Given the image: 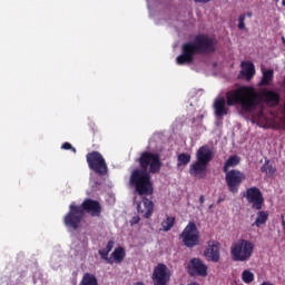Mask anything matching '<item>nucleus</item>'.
<instances>
[{
  "instance_id": "1",
  "label": "nucleus",
  "mask_w": 285,
  "mask_h": 285,
  "mask_svg": "<svg viewBox=\"0 0 285 285\" xmlns=\"http://www.w3.org/2000/svg\"><path fill=\"white\" fill-rule=\"evenodd\" d=\"M226 98L219 97L214 100V112L217 117H226L228 115V106H240L244 112H253L259 108V112L254 116L256 121H266L264 104L268 106H277L279 104V95L273 90L262 89L257 91L255 87L242 86L230 89L226 92Z\"/></svg>"
},
{
  "instance_id": "2",
  "label": "nucleus",
  "mask_w": 285,
  "mask_h": 285,
  "mask_svg": "<svg viewBox=\"0 0 285 285\" xmlns=\"http://www.w3.org/2000/svg\"><path fill=\"white\" fill-rule=\"evenodd\" d=\"M139 164L141 169H135L129 179V186L135 188V191L140 197L153 195V183L150 181V173H159L161 170V158L159 154L144 151L140 155Z\"/></svg>"
},
{
  "instance_id": "3",
  "label": "nucleus",
  "mask_w": 285,
  "mask_h": 285,
  "mask_svg": "<svg viewBox=\"0 0 285 285\" xmlns=\"http://www.w3.org/2000/svg\"><path fill=\"white\" fill-rule=\"evenodd\" d=\"M85 210L92 215V217H99L101 214V205L99 202L87 199L80 206H77L75 203H71L69 206V213L65 216V225L67 228H72L77 230L81 219H83Z\"/></svg>"
},
{
  "instance_id": "4",
  "label": "nucleus",
  "mask_w": 285,
  "mask_h": 285,
  "mask_svg": "<svg viewBox=\"0 0 285 285\" xmlns=\"http://www.w3.org/2000/svg\"><path fill=\"white\" fill-rule=\"evenodd\" d=\"M215 50V41L207 36H197L194 42H187L183 46V52L176 58L178 66L193 63L195 53L213 52Z\"/></svg>"
},
{
  "instance_id": "5",
  "label": "nucleus",
  "mask_w": 285,
  "mask_h": 285,
  "mask_svg": "<svg viewBox=\"0 0 285 285\" xmlns=\"http://www.w3.org/2000/svg\"><path fill=\"white\" fill-rule=\"evenodd\" d=\"M213 161V149L207 145L200 147L196 153V161L189 167V175L196 179L206 177V168Z\"/></svg>"
},
{
  "instance_id": "6",
  "label": "nucleus",
  "mask_w": 285,
  "mask_h": 285,
  "mask_svg": "<svg viewBox=\"0 0 285 285\" xmlns=\"http://www.w3.org/2000/svg\"><path fill=\"white\" fill-rule=\"evenodd\" d=\"M253 250H255V245L250 240L244 238L238 239L230 246V255L234 262H248L253 257Z\"/></svg>"
},
{
  "instance_id": "7",
  "label": "nucleus",
  "mask_w": 285,
  "mask_h": 285,
  "mask_svg": "<svg viewBox=\"0 0 285 285\" xmlns=\"http://www.w3.org/2000/svg\"><path fill=\"white\" fill-rule=\"evenodd\" d=\"M180 238L183 239V243L187 246V248H195V246H198L199 229H197V225L193 222L188 223V225L180 234Z\"/></svg>"
},
{
  "instance_id": "8",
  "label": "nucleus",
  "mask_w": 285,
  "mask_h": 285,
  "mask_svg": "<svg viewBox=\"0 0 285 285\" xmlns=\"http://www.w3.org/2000/svg\"><path fill=\"white\" fill-rule=\"evenodd\" d=\"M225 181L228 186L229 193H233L234 195L239 193V186H242L243 181H246V175L237 169L225 171Z\"/></svg>"
},
{
  "instance_id": "9",
  "label": "nucleus",
  "mask_w": 285,
  "mask_h": 285,
  "mask_svg": "<svg viewBox=\"0 0 285 285\" xmlns=\"http://www.w3.org/2000/svg\"><path fill=\"white\" fill-rule=\"evenodd\" d=\"M87 163L91 170L98 175H106L108 173V165H106V159L99 154V151H94L87 155Z\"/></svg>"
},
{
  "instance_id": "10",
  "label": "nucleus",
  "mask_w": 285,
  "mask_h": 285,
  "mask_svg": "<svg viewBox=\"0 0 285 285\" xmlns=\"http://www.w3.org/2000/svg\"><path fill=\"white\" fill-rule=\"evenodd\" d=\"M245 197L248 204H252V207L256 210H262V206L264 205V195H262V190L257 187H250L246 190Z\"/></svg>"
},
{
  "instance_id": "11",
  "label": "nucleus",
  "mask_w": 285,
  "mask_h": 285,
  "mask_svg": "<svg viewBox=\"0 0 285 285\" xmlns=\"http://www.w3.org/2000/svg\"><path fill=\"white\" fill-rule=\"evenodd\" d=\"M154 285H166L170 282V269L164 264H158L153 274Z\"/></svg>"
},
{
  "instance_id": "12",
  "label": "nucleus",
  "mask_w": 285,
  "mask_h": 285,
  "mask_svg": "<svg viewBox=\"0 0 285 285\" xmlns=\"http://www.w3.org/2000/svg\"><path fill=\"white\" fill-rule=\"evenodd\" d=\"M188 273L191 276L206 277L208 275V266L202 259L193 258L188 264Z\"/></svg>"
},
{
  "instance_id": "13",
  "label": "nucleus",
  "mask_w": 285,
  "mask_h": 285,
  "mask_svg": "<svg viewBox=\"0 0 285 285\" xmlns=\"http://www.w3.org/2000/svg\"><path fill=\"white\" fill-rule=\"evenodd\" d=\"M134 202L137 204L138 215L145 219H150L155 210V204L148 198H144L142 202H137V198H134Z\"/></svg>"
},
{
  "instance_id": "14",
  "label": "nucleus",
  "mask_w": 285,
  "mask_h": 285,
  "mask_svg": "<svg viewBox=\"0 0 285 285\" xmlns=\"http://www.w3.org/2000/svg\"><path fill=\"white\" fill-rule=\"evenodd\" d=\"M204 255L207 262H214L217 264L219 262V242L209 240L207 244V248L204 252Z\"/></svg>"
},
{
  "instance_id": "15",
  "label": "nucleus",
  "mask_w": 285,
  "mask_h": 285,
  "mask_svg": "<svg viewBox=\"0 0 285 285\" xmlns=\"http://www.w3.org/2000/svg\"><path fill=\"white\" fill-rule=\"evenodd\" d=\"M240 79H246V81H250L252 77H255V65L250 61H243L240 63Z\"/></svg>"
},
{
  "instance_id": "16",
  "label": "nucleus",
  "mask_w": 285,
  "mask_h": 285,
  "mask_svg": "<svg viewBox=\"0 0 285 285\" xmlns=\"http://www.w3.org/2000/svg\"><path fill=\"white\" fill-rule=\"evenodd\" d=\"M126 257V250L124 247L116 248L108 259V264H121Z\"/></svg>"
},
{
  "instance_id": "17",
  "label": "nucleus",
  "mask_w": 285,
  "mask_h": 285,
  "mask_svg": "<svg viewBox=\"0 0 285 285\" xmlns=\"http://www.w3.org/2000/svg\"><path fill=\"white\" fill-rule=\"evenodd\" d=\"M239 161H242V159L239 158V156H237V155H234V156H230L227 160H226V163H225V165H224V167H223V170H224V173H228L229 170V168H235V166H239Z\"/></svg>"
},
{
  "instance_id": "18",
  "label": "nucleus",
  "mask_w": 285,
  "mask_h": 285,
  "mask_svg": "<svg viewBox=\"0 0 285 285\" xmlns=\"http://www.w3.org/2000/svg\"><path fill=\"white\" fill-rule=\"evenodd\" d=\"M78 285H99V281L94 274L85 273Z\"/></svg>"
},
{
  "instance_id": "19",
  "label": "nucleus",
  "mask_w": 285,
  "mask_h": 285,
  "mask_svg": "<svg viewBox=\"0 0 285 285\" xmlns=\"http://www.w3.org/2000/svg\"><path fill=\"white\" fill-rule=\"evenodd\" d=\"M263 78L259 82V86H271V82L273 81L274 71L273 69L262 70Z\"/></svg>"
},
{
  "instance_id": "20",
  "label": "nucleus",
  "mask_w": 285,
  "mask_h": 285,
  "mask_svg": "<svg viewBox=\"0 0 285 285\" xmlns=\"http://www.w3.org/2000/svg\"><path fill=\"white\" fill-rule=\"evenodd\" d=\"M173 226H175V217L166 215L165 219L161 222L164 233H168Z\"/></svg>"
},
{
  "instance_id": "21",
  "label": "nucleus",
  "mask_w": 285,
  "mask_h": 285,
  "mask_svg": "<svg viewBox=\"0 0 285 285\" xmlns=\"http://www.w3.org/2000/svg\"><path fill=\"white\" fill-rule=\"evenodd\" d=\"M266 222H268V212H258L253 226H257V228H259V226H263Z\"/></svg>"
},
{
  "instance_id": "22",
  "label": "nucleus",
  "mask_w": 285,
  "mask_h": 285,
  "mask_svg": "<svg viewBox=\"0 0 285 285\" xmlns=\"http://www.w3.org/2000/svg\"><path fill=\"white\" fill-rule=\"evenodd\" d=\"M242 281L244 282V284H250L255 281V274H253V272L248 269H245L242 273Z\"/></svg>"
},
{
  "instance_id": "23",
  "label": "nucleus",
  "mask_w": 285,
  "mask_h": 285,
  "mask_svg": "<svg viewBox=\"0 0 285 285\" xmlns=\"http://www.w3.org/2000/svg\"><path fill=\"white\" fill-rule=\"evenodd\" d=\"M187 164H190V155L188 154L178 155V166H186Z\"/></svg>"
},
{
  "instance_id": "24",
  "label": "nucleus",
  "mask_w": 285,
  "mask_h": 285,
  "mask_svg": "<svg viewBox=\"0 0 285 285\" xmlns=\"http://www.w3.org/2000/svg\"><path fill=\"white\" fill-rule=\"evenodd\" d=\"M246 14H240L238 18V30H246Z\"/></svg>"
},
{
  "instance_id": "25",
  "label": "nucleus",
  "mask_w": 285,
  "mask_h": 285,
  "mask_svg": "<svg viewBox=\"0 0 285 285\" xmlns=\"http://www.w3.org/2000/svg\"><path fill=\"white\" fill-rule=\"evenodd\" d=\"M262 173H265L266 175H273L274 170H273V166L265 164L262 168H261Z\"/></svg>"
},
{
  "instance_id": "26",
  "label": "nucleus",
  "mask_w": 285,
  "mask_h": 285,
  "mask_svg": "<svg viewBox=\"0 0 285 285\" xmlns=\"http://www.w3.org/2000/svg\"><path fill=\"white\" fill-rule=\"evenodd\" d=\"M61 148L62 150H72V153H77V149H75L70 142L62 144Z\"/></svg>"
},
{
  "instance_id": "27",
  "label": "nucleus",
  "mask_w": 285,
  "mask_h": 285,
  "mask_svg": "<svg viewBox=\"0 0 285 285\" xmlns=\"http://www.w3.org/2000/svg\"><path fill=\"white\" fill-rule=\"evenodd\" d=\"M99 255H100V257H101L102 259H106V262H108V259H110V258L108 257L109 252H106L105 248L99 250Z\"/></svg>"
},
{
  "instance_id": "28",
  "label": "nucleus",
  "mask_w": 285,
  "mask_h": 285,
  "mask_svg": "<svg viewBox=\"0 0 285 285\" xmlns=\"http://www.w3.org/2000/svg\"><path fill=\"white\" fill-rule=\"evenodd\" d=\"M114 247H115V242L109 240L108 244H107V246H106V248H105V250H106L107 253H110V250H112Z\"/></svg>"
},
{
  "instance_id": "29",
  "label": "nucleus",
  "mask_w": 285,
  "mask_h": 285,
  "mask_svg": "<svg viewBox=\"0 0 285 285\" xmlns=\"http://www.w3.org/2000/svg\"><path fill=\"white\" fill-rule=\"evenodd\" d=\"M139 220H140L139 216L132 217V219L130 220L131 226H135V224H137Z\"/></svg>"
},
{
  "instance_id": "30",
  "label": "nucleus",
  "mask_w": 285,
  "mask_h": 285,
  "mask_svg": "<svg viewBox=\"0 0 285 285\" xmlns=\"http://www.w3.org/2000/svg\"><path fill=\"white\" fill-rule=\"evenodd\" d=\"M246 14V17H248V19H250L253 17V12H247V13H243Z\"/></svg>"
},
{
  "instance_id": "31",
  "label": "nucleus",
  "mask_w": 285,
  "mask_h": 285,
  "mask_svg": "<svg viewBox=\"0 0 285 285\" xmlns=\"http://www.w3.org/2000/svg\"><path fill=\"white\" fill-rule=\"evenodd\" d=\"M196 1H199V3H208V1L210 0H196Z\"/></svg>"
},
{
  "instance_id": "32",
  "label": "nucleus",
  "mask_w": 285,
  "mask_h": 285,
  "mask_svg": "<svg viewBox=\"0 0 285 285\" xmlns=\"http://www.w3.org/2000/svg\"><path fill=\"white\" fill-rule=\"evenodd\" d=\"M199 202H200V204H204V196H200Z\"/></svg>"
},
{
  "instance_id": "33",
  "label": "nucleus",
  "mask_w": 285,
  "mask_h": 285,
  "mask_svg": "<svg viewBox=\"0 0 285 285\" xmlns=\"http://www.w3.org/2000/svg\"><path fill=\"white\" fill-rule=\"evenodd\" d=\"M276 2L279 1V0H275Z\"/></svg>"
}]
</instances>
